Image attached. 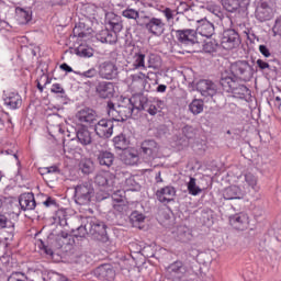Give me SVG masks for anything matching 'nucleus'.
Instances as JSON below:
<instances>
[{
    "label": "nucleus",
    "mask_w": 281,
    "mask_h": 281,
    "mask_svg": "<svg viewBox=\"0 0 281 281\" xmlns=\"http://www.w3.org/2000/svg\"><path fill=\"white\" fill-rule=\"evenodd\" d=\"M77 232H79L77 236L80 238H85L87 234H90L97 238V240H102L104 236H106V224L94 217H89L85 226H79Z\"/></svg>",
    "instance_id": "1"
},
{
    "label": "nucleus",
    "mask_w": 281,
    "mask_h": 281,
    "mask_svg": "<svg viewBox=\"0 0 281 281\" xmlns=\"http://www.w3.org/2000/svg\"><path fill=\"white\" fill-rule=\"evenodd\" d=\"M223 91L226 93H232L233 98H238L239 100H245L249 95V88L245 85H240L238 80L234 77H222L220 80Z\"/></svg>",
    "instance_id": "2"
},
{
    "label": "nucleus",
    "mask_w": 281,
    "mask_h": 281,
    "mask_svg": "<svg viewBox=\"0 0 281 281\" xmlns=\"http://www.w3.org/2000/svg\"><path fill=\"white\" fill-rule=\"evenodd\" d=\"M138 25L139 27H146L147 32L153 36H161L166 31V22L161 18L140 15Z\"/></svg>",
    "instance_id": "3"
},
{
    "label": "nucleus",
    "mask_w": 281,
    "mask_h": 281,
    "mask_svg": "<svg viewBox=\"0 0 281 281\" xmlns=\"http://www.w3.org/2000/svg\"><path fill=\"white\" fill-rule=\"evenodd\" d=\"M176 38H178L180 45H183V47L191 48L190 52H196L199 47H201L199 35L196 34V31L192 29L176 31Z\"/></svg>",
    "instance_id": "4"
},
{
    "label": "nucleus",
    "mask_w": 281,
    "mask_h": 281,
    "mask_svg": "<svg viewBox=\"0 0 281 281\" xmlns=\"http://www.w3.org/2000/svg\"><path fill=\"white\" fill-rule=\"evenodd\" d=\"M231 71L235 78L247 82L254 76V68L247 60H237L231 65Z\"/></svg>",
    "instance_id": "5"
},
{
    "label": "nucleus",
    "mask_w": 281,
    "mask_h": 281,
    "mask_svg": "<svg viewBox=\"0 0 281 281\" xmlns=\"http://www.w3.org/2000/svg\"><path fill=\"white\" fill-rule=\"evenodd\" d=\"M139 155L145 164H150L159 157V144L153 139L144 140L140 144Z\"/></svg>",
    "instance_id": "6"
},
{
    "label": "nucleus",
    "mask_w": 281,
    "mask_h": 281,
    "mask_svg": "<svg viewBox=\"0 0 281 281\" xmlns=\"http://www.w3.org/2000/svg\"><path fill=\"white\" fill-rule=\"evenodd\" d=\"M93 196V187L89 183L79 184L75 189V201L78 205H89Z\"/></svg>",
    "instance_id": "7"
},
{
    "label": "nucleus",
    "mask_w": 281,
    "mask_h": 281,
    "mask_svg": "<svg viewBox=\"0 0 281 281\" xmlns=\"http://www.w3.org/2000/svg\"><path fill=\"white\" fill-rule=\"evenodd\" d=\"M195 88L203 98H214L218 93V86L210 79L199 80Z\"/></svg>",
    "instance_id": "8"
},
{
    "label": "nucleus",
    "mask_w": 281,
    "mask_h": 281,
    "mask_svg": "<svg viewBox=\"0 0 281 281\" xmlns=\"http://www.w3.org/2000/svg\"><path fill=\"white\" fill-rule=\"evenodd\" d=\"M114 126L113 121L102 119L94 123V133L101 139H109L113 135Z\"/></svg>",
    "instance_id": "9"
},
{
    "label": "nucleus",
    "mask_w": 281,
    "mask_h": 281,
    "mask_svg": "<svg viewBox=\"0 0 281 281\" xmlns=\"http://www.w3.org/2000/svg\"><path fill=\"white\" fill-rule=\"evenodd\" d=\"M127 81L132 91H148V89H146V85H148V76L144 72L131 75Z\"/></svg>",
    "instance_id": "10"
},
{
    "label": "nucleus",
    "mask_w": 281,
    "mask_h": 281,
    "mask_svg": "<svg viewBox=\"0 0 281 281\" xmlns=\"http://www.w3.org/2000/svg\"><path fill=\"white\" fill-rule=\"evenodd\" d=\"M240 45V36L236 30L229 29L224 31L222 36V47L224 49H234Z\"/></svg>",
    "instance_id": "11"
},
{
    "label": "nucleus",
    "mask_w": 281,
    "mask_h": 281,
    "mask_svg": "<svg viewBox=\"0 0 281 281\" xmlns=\"http://www.w3.org/2000/svg\"><path fill=\"white\" fill-rule=\"evenodd\" d=\"M76 119L80 124H86V126H93L98 122V113L93 109L83 108L79 110L76 114Z\"/></svg>",
    "instance_id": "12"
},
{
    "label": "nucleus",
    "mask_w": 281,
    "mask_h": 281,
    "mask_svg": "<svg viewBox=\"0 0 281 281\" xmlns=\"http://www.w3.org/2000/svg\"><path fill=\"white\" fill-rule=\"evenodd\" d=\"M229 225L238 232H245V229H249V215L243 212L231 215Z\"/></svg>",
    "instance_id": "13"
},
{
    "label": "nucleus",
    "mask_w": 281,
    "mask_h": 281,
    "mask_svg": "<svg viewBox=\"0 0 281 281\" xmlns=\"http://www.w3.org/2000/svg\"><path fill=\"white\" fill-rule=\"evenodd\" d=\"M75 133L77 142L81 146H91V144H93V135L91 134V131H89V127L86 125H77Z\"/></svg>",
    "instance_id": "14"
},
{
    "label": "nucleus",
    "mask_w": 281,
    "mask_h": 281,
    "mask_svg": "<svg viewBox=\"0 0 281 281\" xmlns=\"http://www.w3.org/2000/svg\"><path fill=\"white\" fill-rule=\"evenodd\" d=\"M175 196H177V189H175L172 186H167L156 192V199L159 201V203H162V205L172 203V201H175Z\"/></svg>",
    "instance_id": "15"
},
{
    "label": "nucleus",
    "mask_w": 281,
    "mask_h": 281,
    "mask_svg": "<svg viewBox=\"0 0 281 281\" xmlns=\"http://www.w3.org/2000/svg\"><path fill=\"white\" fill-rule=\"evenodd\" d=\"M99 76L104 80L117 78V66L113 61H103L99 67Z\"/></svg>",
    "instance_id": "16"
},
{
    "label": "nucleus",
    "mask_w": 281,
    "mask_h": 281,
    "mask_svg": "<svg viewBox=\"0 0 281 281\" xmlns=\"http://www.w3.org/2000/svg\"><path fill=\"white\" fill-rule=\"evenodd\" d=\"M95 93L99 98L106 100L113 98L115 93V85L111 81H100L95 87Z\"/></svg>",
    "instance_id": "17"
},
{
    "label": "nucleus",
    "mask_w": 281,
    "mask_h": 281,
    "mask_svg": "<svg viewBox=\"0 0 281 281\" xmlns=\"http://www.w3.org/2000/svg\"><path fill=\"white\" fill-rule=\"evenodd\" d=\"M93 276L95 278H98L99 280L114 281L115 280V270L113 269V266L105 263V265L99 266L97 269H94Z\"/></svg>",
    "instance_id": "18"
},
{
    "label": "nucleus",
    "mask_w": 281,
    "mask_h": 281,
    "mask_svg": "<svg viewBox=\"0 0 281 281\" xmlns=\"http://www.w3.org/2000/svg\"><path fill=\"white\" fill-rule=\"evenodd\" d=\"M113 210L119 214H128V204L124 201V191H114L113 195Z\"/></svg>",
    "instance_id": "19"
},
{
    "label": "nucleus",
    "mask_w": 281,
    "mask_h": 281,
    "mask_svg": "<svg viewBox=\"0 0 281 281\" xmlns=\"http://www.w3.org/2000/svg\"><path fill=\"white\" fill-rule=\"evenodd\" d=\"M121 161L125 166H137L139 164V151L135 148L124 149L121 154Z\"/></svg>",
    "instance_id": "20"
},
{
    "label": "nucleus",
    "mask_w": 281,
    "mask_h": 281,
    "mask_svg": "<svg viewBox=\"0 0 281 281\" xmlns=\"http://www.w3.org/2000/svg\"><path fill=\"white\" fill-rule=\"evenodd\" d=\"M2 99L8 109L12 111L20 109L21 104H23V99L16 92H4Z\"/></svg>",
    "instance_id": "21"
},
{
    "label": "nucleus",
    "mask_w": 281,
    "mask_h": 281,
    "mask_svg": "<svg viewBox=\"0 0 281 281\" xmlns=\"http://www.w3.org/2000/svg\"><path fill=\"white\" fill-rule=\"evenodd\" d=\"M199 25L196 27V34L203 36L204 38H212L214 36V24L210 22L207 19H203L198 21Z\"/></svg>",
    "instance_id": "22"
},
{
    "label": "nucleus",
    "mask_w": 281,
    "mask_h": 281,
    "mask_svg": "<svg viewBox=\"0 0 281 281\" xmlns=\"http://www.w3.org/2000/svg\"><path fill=\"white\" fill-rule=\"evenodd\" d=\"M170 278H183L188 273V268L182 261H175L167 268Z\"/></svg>",
    "instance_id": "23"
},
{
    "label": "nucleus",
    "mask_w": 281,
    "mask_h": 281,
    "mask_svg": "<svg viewBox=\"0 0 281 281\" xmlns=\"http://www.w3.org/2000/svg\"><path fill=\"white\" fill-rule=\"evenodd\" d=\"M97 161L102 168H111L115 161V154L109 150H99L97 154Z\"/></svg>",
    "instance_id": "24"
},
{
    "label": "nucleus",
    "mask_w": 281,
    "mask_h": 281,
    "mask_svg": "<svg viewBox=\"0 0 281 281\" xmlns=\"http://www.w3.org/2000/svg\"><path fill=\"white\" fill-rule=\"evenodd\" d=\"M243 196H245V191H243L238 186L227 187L223 191V198L225 201L240 200Z\"/></svg>",
    "instance_id": "25"
},
{
    "label": "nucleus",
    "mask_w": 281,
    "mask_h": 281,
    "mask_svg": "<svg viewBox=\"0 0 281 281\" xmlns=\"http://www.w3.org/2000/svg\"><path fill=\"white\" fill-rule=\"evenodd\" d=\"M105 21L108 25L111 27L112 32L120 34L123 30L122 18L113 12H109L105 14Z\"/></svg>",
    "instance_id": "26"
},
{
    "label": "nucleus",
    "mask_w": 281,
    "mask_h": 281,
    "mask_svg": "<svg viewBox=\"0 0 281 281\" xmlns=\"http://www.w3.org/2000/svg\"><path fill=\"white\" fill-rule=\"evenodd\" d=\"M255 15L261 23H263V21H270L271 16H273V9H271L267 2H261Z\"/></svg>",
    "instance_id": "27"
},
{
    "label": "nucleus",
    "mask_w": 281,
    "mask_h": 281,
    "mask_svg": "<svg viewBox=\"0 0 281 281\" xmlns=\"http://www.w3.org/2000/svg\"><path fill=\"white\" fill-rule=\"evenodd\" d=\"M95 38L97 41H100V43L115 45V43H117V33L114 31H109V29H104L97 33Z\"/></svg>",
    "instance_id": "28"
},
{
    "label": "nucleus",
    "mask_w": 281,
    "mask_h": 281,
    "mask_svg": "<svg viewBox=\"0 0 281 281\" xmlns=\"http://www.w3.org/2000/svg\"><path fill=\"white\" fill-rule=\"evenodd\" d=\"M19 204L21 210L27 212L36 207V200L34 199V193H22L19 198Z\"/></svg>",
    "instance_id": "29"
},
{
    "label": "nucleus",
    "mask_w": 281,
    "mask_h": 281,
    "mask_svg": "<svg viewBox=\"0 0 281 281\" xmlns=\"http://www.w3.org/2000/svg\"><path fill=\"white\" fill-rule=\"evenodd\" d=\"M133 111L134 110L131 98H124L119 104V113H121L123 122H125V120H128V117L133 116Z\"/></svg>",
    "instance_id": "30"
},
{
    "label": "nucleus",
    "mask_w": 281,
    "mask_h": 281,
    "mask_svg": "<svg viewBox=\"0 0 281 281\" xmlns=\"http://www.w3.org/2000/svg\"><path fill=\"white\" fill-rule=\"evenodd\" d=\"M15 19L19 25H27L32 21V11L18 7L15 8Z\"/></svg>",
    "instance_id": "31"
},
{
    "label": "nucleus",
    "mask_w": 281,
    "mask_h": 281,
    "mask_svg": "<svg viewBox=\"0 0 281 281\" xmlns=\"http://www.w3.org/2000/svg\"><path fill=\"white\" fill-rule=\"evenodd\" d=\"M132 65V69H146V54L139 52H135L132 54V61H128Z\"/></svg>",
    "instance_id": "32"
},
{
    "label": "nucleus",
    "mask_w": 281,
    "mask_h": 281,
    "mask_svg": "<svg viewBox=\"0 0 281 281\" xmlns=\"http://www.w3.org/2000/svg\"><path fill=\"white\" fill-rule=\"evenodd\" d=\"M205 10L207 12H210L211 14H213L214 20L217 23H221V21H223L224 19H229L227 18V15L223 12V10H221V5L218 4H214V3H209L205 5Z\"/></svg>",
    "instance_id": "33"
},
{
    "label": "nucleus",
    "mask_w": 281,
    "mask_h": 281,
    "mask_svg": "<svg viewBox=\"0 0 281 281\" xmlns=\"http://www.w3.org/2000/svg\"><path fill=\"white\" fill-rule=\"evenodd\" d=\"M245 186L250 188L254 192H260V184H258V176L254 175L252 172H247L244 176Z\"/></svg>",
    "instance_id": "34"
},
{
    "label": "nucleus",
    "mask_w": 281,
    "mask_h": 281,
    "mask_svg": "<svg viewBox=\"0 0 281 281\" xmlns=\"http://www.w3.org/2000/svg\"><path fill=\"white\" fill-rule=\"evenodd\" d=\"M108 115L113 120V122H124L122 119V113L120 112V105L115 108V104L111 101L108 102Z\"/></svg>",
    "instance_id": "35"
},
{
    "label": "nucleus",
    "mask_w": 281,
    "mask_h": 281,
    "mask_svg": "<svg viewBox=\"0 0 281 281\" xmlns=\"http://www.w3.org/2000/svg\"><path fill=\"white\" fill-rule=\"evenodd\" d=\"M147 113H149V115H157V113H161V111H164V109L166 108V103L159 99L154 100L151 103L147 102Z\"/></svg>",
    "instance_id": "36"
},
{
    "label": "nucleus",
    "mask_w": 281,
    "mask_h": 281,
    "mask_svg": "<svg viewBox=\"0 0 281 281\" xmlns=\"http://www.w3.org/2000/svg\"><path fill=\"white\" fill-rule=\"evenodd\" d=\"M114 147L119 150H126L128 149V144H131V140L126 137L124 134H119L113 138Z\"/></svg>",
    "instance_id": "37"
},
{
    "label": "nucleus",
    "mask_w": 281,
    "mask_h": 281,
    "mask_svg": "<svg viewBox=\"0 0 281 281\" xmlns=\"http://www.w3.org/2000/svg\"><path fill=\"white\" fill-rule=\"evenodd\" d=\"M94 183L100 186L101 188H106V186H111V173L109 172H101L98 173L94 178Z\"/></svg>",
    "instance_id": "38"
},
{
    "label": "nucleus",
    "mask_w": 281,
    "mask_h": 281,
    "mask_svg": "<svg viewBox=\"0 0 281 281\" xmlns=\"http://www.w3.org/2000/svg\"><path fill=\"white\" fill-rule=\"evenodd\" d=\"M131 103L133 104V110L137 111H146V105L148 103V99L146 97H133L130 98Z\"/></svg>",
    "instance_id": "39"
},
{
    "label": "nucleus",
    "mask_w": 281,
    "mask_h": 281,
    "mask_svg": "<svg viewBox=\"0 0 281 281\" xmlns=\"http://www.w3.org/2000/svg\"><path fill=\"white\" fill-rule=\"evenodd\" d=\"M187 189L189 194H191V196H199V194L203 192V190L200 189L199 186H196V179L193 177H190V180L187 183Z\"/></svg>",
    "instance_id": "40"
},
{
    "label": "nucleus",
    "mask_w": 281,
    "mask_h": 281,
    "mask_svg": "<svg viewBox=\"0 0 281 281\" xmlns=\"http://www.w3.org/2000/svg\"><path fill=\"white\" fill-rule=\"evenodd\" d=\"M204 102L201 99H194L189 104V111L192 113V115H200V113L203 111Z\"/></svg>",
    "instance_id": "41"
},
{
    "label": "nucleus",
    "mask_w": 281,
    "mask_h": 281,
    "mask_svg": "<svg viewBox=\"0 0 281 281\" xmlns=\"http://www.w3.org/2000/svg\"><path fill=\"white\" fill-rule=\"evenodd\" d=\"M79 168L83 175H91V172L94 170L93 160L82 159L79 164Z\"/></svg>",
    "instance_id": "42"
},
{
    "label": "nucleus",
    "mask_w": 281,
    "mask_h": 281,
    "mask_svg": "<svg viewBox=\"0 0 281 281\" xmlns=\"http://www.w3.org/2000/svg\"><path fill=\"white\" fill-rule=\"evenodd\" d=\"M122 16H124L125 19H130L132 21H136L137 24H138L139 19H142V15H139V11L132 9V8H127L125 10H123Z\"/></svg>",
    "instance_id": "43"
},
{
    "label": "nucleus",
    "mask_w": 281,
    "mask_h": 281,
    "mask_svg": "<svg viewBox=\"0 0 281 281\" xmlns=\"http://www.w3.org/2000/svg\"><path fill=\"white\" fill-rule=\"evenodd\" d=\"M222 5L227 12H236L240 8L238 0H222Z\"/></svg>",
    "instance_id": "44"
},
{
    "label": "nucleus",
    "mask_w": 281,
    "mask_h": 281,
    "mask_svg": "<svg viewBox=\"0 0 281 281\" xmlns=\"http://www.w3.org/2000/svg\"><path fill=\"white\" fill-rule=\"evenodd\" d=\"M41 175L46 177V179H49V177L54 175H60V169L58 166H50V167H44L40 169Z\"/></svg>",
    "instance_id": "45"
},
{
    "label": "nucleus",
    "mask_w": 281,
    "mask_h": 281,
    "mask_svg": "<svg viewBox=\"0 0 281 281\" xmlns=\"http://www.w3.org/2000/svg\"><path fill=\"white\" fill-rule=\"evenodd\" d=\"M125 188L126 190H130L132 192H136V190H139V182L135 180V176H130L125 179Z\"/></svg>",
    "instance_id": "46"
},
{
    "label": "nucleus",
    "mask_w": 281,
    "mask_h": 281,
    "mask_svg": "<svg viewBox=\"0 0 281 281\" xmlns=\"http://www.w3.org/2000/svg\"><path fill=\"white\" fill-rule=\"evenodd\" d=\"M77 55L81 56L82 58H91V56H93V48L87 45H80L77 48Z\"/></svg>",
    "instance_id": "47"
},
{
    "label": "nucleus",
    "mask_w": 281,
    "mask_h": 281,
    "mask_svg": "<svg viewBox=\"0 0 281 281\" xmlns=\"http://www.w3.org/2000/svg\"><path fill=\"white\" fill-rule=\"evenodd\" d=\"M8 227H14V224H12L8 214L0 213V229H5Z\"/></svg>",
    "instance_id": "48"
},
{
    "label": "nucleus",
    "mask_w": 281,
    "mask_h": 281,
    "mask_svg": "<svg viewBox=\"0 0 281 281\" xmlns=\"http://www.w3.org/2000/svg\"><path fill=\"white\" fill-rule=\"evenodd\" d=\"M148 69H157L159 67V56L150 54L147 59Z\"/></svg>",
    "instance_id": "49"
},
{
    "label": "nucleus",
    "mask_w": 281,
    "mask_h": 281,
    "mask_svg": "<svg viewBox=\"0 0 281 281\" xmlns=\"http://www.w3.org/2000/svg\"><path fill=\"white\" fill-rule=\"evenodd\" d=\"M160 13L164 14L167 23H170V21H175V11L170 8H162V10H160Z\"/></svg>",
    "instance_id": "50"
},
{
    "label": "nucleus",
    "mask_w": 281,
    "mask_h": 281,
    "mask_svg": "<svg viewBox=\"0 0 281 281\" xmlns=\"http://www.w3.org/2000/svg\"><path fill=\"white\" fill-rule=\"evenodd\" d=\"M7 281H27V276L23 272H12Z\"/></svg>",
    "instance_id": "51"
},
{
    "label": "nucleus",
    "mask_w": 281,
    "mask_h": 281,
    "mask_svg": "<svg viewBox=\"0 0 281 281\" xmlns=\"http://www.w3.org/2000/svg\"><path fill=\"white\" fill-rule=\"evenodd\" d=\"M145 218L146 217L144 216V214L137 211L132 212L130 215V220L132 223H144Z\"/></svg>",
    "instance_id": "52"
},
{
    "label": "nucleus",
    "mask_w": 281,
    "mask_h": 281,
    "mask_svg": "<svg viewBox=\"0 0 281 281\" xmlns=\"http://www.w3.org/2000/svg\"><path fill=\"white\" fill-rule=\"evenodd\" d=\"M182 133H183L184 137H187V139H192V137H194V127H192L190 125H186L182 128Z\"/></svg>",
    "instance_id": "53"
},
{
    "label": "nucleus",
    "mask_w": 281,
    "mask_h": 281,
    "mask_svg": "<svg viewBox=\"0 0 281 281\" xmlns=\"http://www.w3.org/2000/svg\"><path fill=\"white\" fill-rule=\"evenodd\" d=\"M81 78H95L98 76V70L95 68H90L83 72H80Z\"/></svg>",
    "instance_id": "54"
},
{
    "label": "nucleus",
    "mask_w": 281,
    "mask_h": 281,
    "mask_svg": "<svg viewBox=\"0 0 281 281\" xmlns=\"http://www.w3.org/2000/svg\"><path fill=\"white\" fill-rule=\"evenodd\" d=\"M272 32L274 36H281V18L276 20Z\"/></svg>",
    "instance_id": "55"
},
{
    "label": "nucleus",
    "mask_w": 281,
    "mask_h": 281,
    "mask_svg": "<svg viewBox=\"0 0 281 281\" xmlns=\"http://www.w3.org/2000/svg\"><path fill=\"white\" fill-rule=\"evenodd\" d=\"M52 93H60L61 95H65V88L60 83H54L50 88Z\"/></svg>",
    "instance_id": "56"
},
{
    "label": "nucleus",
    "mask_w": 281,
    "mask_h": 281,
    "mask_svg": "<svg viewBox=\"0 0 281 281\" xmlns=\"http://www.w3.org/2000/svg\"><path fill=\"white\" fill-rule=\"evenodd\" d=\"M43 205L45 207H56L58 204L56 203V199L48 196L46 200L43 202Z\"/></svg>",
    "instance_id": "57"
},
{
    "label": "nucleus",
    "mask_w": 281,
    "mask_h": 281,
    "mask_svg": "<svg viewBox=\"0 0 281 281\" xmlns=\"http://www.w3.org/2000/svg\"><path fill=\"white\" fill-rule=\"evenodd\" d=\"M259 52H260V54H262V56H265V58H269L271 56V52L265 45L259 46Z\"/></svg>",
    "instance_id": "58"
},
{
    "label": "nucleus",
    "mask_w": 281,
    "mask_h": 281,
    "mask_svg": "<svg viewBox=\"0 0 281 281\" xmlns=\"http://www.w3.org/2000/svg\"><path fill=\"white\" fill-rule=\"evenodd\" d=\"M202 46H203L204 52H206L207 54H212V52H214V43H212V42H206Z\"/></svg>",
    "instance_id": "59"
},
{
    "label": "nucleus",
    "mask_w": 281,
    "mask_h": 281,
    "mask_svg": "<svg viewBox=\"0 0 281 281\" xmlns=\"http://www.w3.org/2000/svg\"><path fill=\"white\" fill-rule=\"evenodd\" d=\"M257 66L259 67V69L265 70V69H269V63L262 60V59H258L257 60Z\"/></svg>",
    "instance_id": "60"
},
{
    "label": "nucleus",
    "mask_w": 281,
    "mask_h": 281,
    "mask_svg": "<svg viewBox=\"0 0 281 281\" xmlns=\"http://www.w3.org/2000/svg\"><path fill=\"white\" fill-rule=\"evenodd\" d=\"M41 82H44V87H47V85H52V79L47 75H42L40 78Z\"/></svg>",
    "instance_id": "61"
},
{
    "label": "nucleus",
    "mask_w": 281,
    "mask_h": 281,
    "mask_svg": "<svg viewBox=\"0 0 281 281\" xmlns=\"http://www.w3.org/2000/svg\"><path fill=\"white\" fill-rule=\"evenodd\" d=\"M59 68L63 70V71H66L67 74H71L74 72V68H71V66L67 65V64H61L59 66Z\"/></svg>",
    "instance_id": "62"
},
{
    "label": "nucleus",
    "mask_w": 281,
    "mask_h": 281,
    "mask_svg": "<svg viewBox=\"0 0 281 281\" xmlns=\"http://www.w3.org/2000/svg\"><path fill=\"white\" fill-rule=\"evenodd\" d=\"M42 249H43L44 254H46V256H54V250H52V248L45 246L44 244H43Z\"/></svg>",
    "instance_id": "63"
},
{
    "label": "nucleus",
    "mask_w": 281,
    "mask_h": 281,
    "mask_svg": "<svg viewBox=\"0 0 281 281\" xmlns=\"http://www.w3.org/2000/svg\"><path fill=\"white\" fill-rule=\"evenodd\" d=\"M166 89H168V87L166 85H159L156 89V91L158 93H166Z\"/></svg>",
    "instance_id": "64"
}]
</instances>
